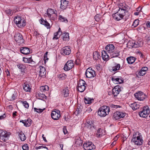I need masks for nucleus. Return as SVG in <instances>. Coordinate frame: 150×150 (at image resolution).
I'll use <instances>...</instances> for the list:
<instances>
[{
    "mask_svg": "<svg viewBox=\"0 0 150 150\" xmlns=\"http://www.w3.org/2000/svg\"><path fill=\"white\" fill-rule=\"evenodd\" d=\"M112 80L114 83L116 84H121L123 82V80L121 76L117 77L116 76H113L112 78Z\"/></svg>",
    "mask_w": 150,
    "mask_h": 150,
    "instance_id": "17",
    "label": "nucleus"
},
{
    "mask_svg": "<svg viewBox=\"0 0 150 150\" xmlns=\"http://www.w3.org/2000/svg\"><path fill=\"white\" fill-rule=\"evenodd\" d=\"M37 97L39 99L42 100L43 99H46L47 97L44 94L38 93L36 95Z\"/></svg>",
    "mask_w": 150,
    "mask_h": 150,
    "instance_id": "40",
    "label": "nucleus"
},
{
    "mask_svg": "<svg viewBox=\"0 0 150 150\" xmlns=\"http://www.w3.org/2000/svg\"><path fill=\"white\" fill-rule=\"evenodd\" d=\"M136 59L135 57H128L127 60L128 64H132L135 62Z\"/></svg>",
    "mask_w": 150,
    "mask_h": 150,
    "instance_id": "36",
    "label": "nucleus"
},
{
    "mask_svg": "<svg viewBox=\"0 0 150 150\" xmlns=\"http://www.w3.org/2000/svg\"><path fill=\"white\" fill-rule=\"evenodd\" d=\"M21 20L22 19L20 16H17L15 17L14 20V23H15L18 27H21L22 26V25H24V23H23V24L21 25V24L20 25L19 24H18L20 22Z\"/></svg>",
    "mask_w": 150,
    "mask_h": 150,
    "instance_id": "23",
    "label": "nucleus"
},
{
    "mask_svg": "<svg viewBox=\"0 0 150 150\" xmlns=\"http://www.w3.org/2000/svg\"><path fill=\"white\" fill-rule=\"evenodd\" d=\"M62 93L64 97H67L69 96V91L68 87H66L64 88L62 91Z\"/></svg>",
    "mask_w": 150,
    "mask_h": 150,
    "instance_id": "27",
    "label": "nucleus"
},
{
    "mask_svg": "<svg viewBox=\"0 0 150 150\" xmlns=\"http://www.w3.org/2000/svg\"><path fill=\"white\" fill-rule=\"evenodd\" d=\"M16 113H17V112L16 111H15L14 112H13V117H14L16 116Z\"/></svg>",
    "mask_w": 150,
    "mask_h": 150,
    "instance_id": "63",
    "label": "nucleus"
},
{
    "mask_svg": "<svg viewBox=\"0 0 150 150\" xmlns=\"http://www.w3.org/2000/svg\"><path fill=\"white\" fill-rule=\"evenodd\" d=\"M14 38L19 45L24 43V40L23 39V36L22 34L19 33L17 32L15 33Z\"/></svg>",
    "mask_w": 150,
    "mask_h": 150,
    "instance_id": "5",
    "label": "nucleus"
},
{
    "mask_svg": "<svg viewBox=\"0 0 150 150\" xmlns=\"http://www.w3.org/2000/svg\"><path fill=\"white\" fill-rule=\"evenodd\" d=\"M86 82L82 79H80L78 82L77 89L80 92H83L86 89Z\"/></svg>",
    "mask_w": 150,
    "mask_h": 150,
    "instance_id": "4",
    "label": "nucleus"
},
{
    "mask_svg": "<svg viewBox=\"0 0 150 150\" xmlns=\"http://www.w3.org/2000/svg\"><path fill=\"white\" fill-rule=\"evenodd\" d=\"M84 127L91 131H93L96 128L92 121H87L85 124Z\"/></svg>",
    "mask_w": 150,
    "mask_h": 150,
    "instance_id": "10",
    "label": "nucleus"
},
{
    "mask_svg": "<svg viewBox=\"0 0 150 150\" xmlns=\"http://www.w3.org/2000/svg\"><path fill=\"white\" fill-rule=\"evenodd\" d=\"M5 72L7 76H10V72L8 69H6L5 71Z\"/></svg>",
    "mask_w": 150,
    "mask_h": 150,
    "instance_id": "60",
    "label": "nucleus"
},
{
    "mask_svg": "<svg viewBox=\"0 0 150 150\" xmlns=\"http://www.w3.org/2000/svg\"><path fill=\"white\" fill-rule=\"evenodd\" d=\"M23 23H24V25H22V26L18 27L19 28H21L23 27L24 26H25V25H26V22L25 21V20L23 19L21 20V21H20V22H19L18 23V24H19L20 25L21 24V25L23 24Z\"/></svg>",
    "mask_w": 150,
    "mask_h": 150,
    "instance_id": "48",
    "label": "nucleus"
},
{
    "mask_svg": "<svg viewBox=\"0 0 150 150\" xmlns=\"http://www.w3.org/2000/svg\"><path fill=\"white\" fill-rule=\"evenodd\" d=\"M125 115V113L117 111L116 113H114L113 117L114 119L115 120H119L121 118L123 117Z\"/></svg>",
    "mask_w": 150,
    "mask_h": 150,
    "instance_id": "16",
    "label": "nucleus"
},
{
    "mask_svg": "<svg viewBox=\"0 0 150 150\" xmlns=\"http://www.w3.org/2000/svg\"><path fill=\"white\" fill-rule=\"evenodd\" d=\"M42 138H43V140H44V141L45 142H47V140H46V139L45 137H44V134H42Z\"/></svg>",
    "mask_w": 150,
    "mask_h": 150,
    "instance_id": "64",
    "label": "nucleus"
},
{
    "mask_svg": "<svg viewBox=\"0 0 150 150\" xmlns=\"http://www.w3.org/2000/svg\"><path fill=\"white\" fill-rule=\"evenodd\" d=\"M129 106L133 110H135L139 108L140 105L136 102L130 104Z\"/></svg>",
    "mask_w": 150,
    "mask_h": 150,
    "instance_id": "28",
    "label": "nucleus"
},
{
    "mask_svg": "<svg viewBox=\"0 0 150 150\" xmlns=\"http://www.w3.org/2000/svg\"><path fill=\"white\" fill-rule=\"evenodd\" d=\"M123 88V87L119 85L115 86L112 90V93L114 96H117L120 91Z\"/></svg>",
    "mask_w": 150,
    "mask_h": 150,
    "instance_id": "14",
    "label": "nucleus"
},
{
    "mask_svg": "<svg viewBox=\"0 0 150 150\" xmlns=\"http://www.w3.org/2000/svg\"><path fill=\"white\" fill-rule=\"evenodd\" d=\"M10 134V132L0 129V140L4 142H6L8 140Z\"/></svg>",
    "mask_w": 150,
    "mask_h": 150,
    "instance_id": "3",
    "label": "nucleus"
},
{
    "mask_svg": "<svg viewBox=\"0 0 150 150\" xmlns=\"http://www.w3.org/2000/svg\"><path fill=\"white\" fill-rule=\"evenodd\" d=\"M40 71L39 72V75L41 77H42L45 75L46 74L45 68L42 66H40Z\"/></svg>",
    "mask_w": 150,
    "mask_h": 150,
    "instance_id": "29",
    "label": "nucleus"
},
{
    "mask_svg": "<svg viewBox=\"0 0 150 150\" xmlns=\"http://www.w3.org/2000/svg\"><path fill=\"white\" fill-rule=\"evenodd\" d=\"M71 52V50L69 46H66L63 47L61 51V54L64 55H68Z\"/></svg>",
    "mask_w": 150,
    "mask_h": 150,
    "instance_id": "15",
    "label": "nucleus"
},
{
    "mask_svg": "<svg viewBox=\"0 0 150 150\" xmlns=\"http://www.w3.org/2000/svg\"><path fill=\"white\" fill-rule=\"evenodd\" d=\"M17 66L21 71L22 74H24L25 73V69L26 67L24 64H18Z\"/></svg>",
    "mask_w": 150,
    "mask_h": 150,
    "instance_id": "24",
    "label": "nucleus"
},
{
    "mask_svg": "<svg viewBox=\"0 0 150 150\" xmlns=\"http://www.w3.org/2000/svg\"><path fill=\"white\" fill-rule=\"evenodd\" d=\"M150 112V110L148 106H144L142 110L139 112V115L141 117H147Z\"/></svg>",
    "mask_w": 150,
    "mask_h": 150,
    "instance_id": "7",
    "label": "nucleus"
},
{
    "mask_svg": "<svg viewBox=\"0 0 150 150\" xmlns=\"http://www.w3.org/2000/svg\"><path fill=\"white\" fill-rule=\"evenodd\" d=\"M115 47L112 44H108L105 47V49L108 53L110 54L112 52H113Z\"/></svg>",
    "mask_w": 150,
    "mask_h": 150,
    "instance_id": "18",
    "label": "nucleus"
},
{
    "mask_svg": "<svg viewBox=\"0 0 150 150\" xmlns=\"http://www.w3.org/2000/svg\"><path fill=\"white\" fill-rule=\"evenodd\" d=\"M93 100V99H91L90 98L86 97L85 98L84 101L86 104H90L91 103L92 101Z\"/></svg>",
    "mask_w": 150,
    "mask_h": 150,
    "instance_id": "43",
    "label": "nucleus"
},
{
    "mask_svg": "<svg viewBox=\"0 0 150 150\" xmlns=\"http://www.w3.org/2000/svg\"><path fill=\"white\" fill-rule=\"evenodd\" d=\"M59 19L61 22L66 23H67L68 22V20L67 18L62 15H59Z\"/></svg>",
    "mask_w": 150,
    "mask_h": 150,
    "instance_id": "44",
    "label": "nucleus"
},
{
    "mask_svg": "<svg viewBox=\"0 0 150 150\" xmlns=\"http://www.w3.org/2000/svg\"><path fill=\"white\" fill-rule=\"evenodd\" d=\"M99 16L100 15L99 14H97L95 16L94 18L96 21H98L100 20Z\"/></svg>",
    "mask_w": 150,
    "mask_h": 150,
    "instance_id": "58",
    "label": "nucleus"
},
{
    "mask_svg": "<svg viewBox=\"0 0 150 150\" xmlns=\"http://www.w3.org/2000/svg\"><path fill=\"white\" fill-rule=\"evenodd\" d=\"M58 32H57L54 33V36L52 39L53 40H57L59 38L57 37L58 34Z\"/></svg>",
    "mask_w": 150,
    "mask_h": 150,
    "instance_id": "53",
    "label": "nucleus"
},
{
    "mask_svg": "<svg viewBox=\"0 0 150 150\" xmlns=\"http://www.w3.org/2000/svg\"><path fill=\"white\" fill-rule=\"evenodd\" d=\"M31 121L30 119L28 118L27 120H21L20 122H22L24 124V126L27 127L30 126L31 124Z\"/></svg>",
    "mask_w": 150,
    "mask_h": 150,
    "instance_id": "20",
    "label": "nucleus"
},
{
    "mask_svg": "<svg viewBox=\"0 0 150 150\" xmlns=\"http://www.w3.org/2000/svg\"><path fill=\"white\" fill-rule=\"evenodd\" d=\"M23 105L25 108H28L29 107V104L26 101H24L23 102Z\"/></svg>",
    "mask_w": 150,
    "mask_h": 150,
    "instance_id": "54",
    "label": "nucleus"
},
{
    "mask_svg": "<svg viewBox=\"0 0 150 150\" xmlns=\"http://www.w3.org/2000/svg\"><path fill=\"white\" fill-rule=\"evenodd\" d=\"M110 55L111 58L117 57L120 55V51L114 50L113 52L110 54Z\"/></svg>",
    "mask_w": 150,
    "mask_h": 150,
    "instance_id": "33",
    "label": "nucleus"
},
{
    "mask_svg": "<svg viewBox=\"0 0 150 150\" xmlns=\"http://www.w3.org/2000/svg\"><path fill=\"white\" fill-rule=\"evenodd\" d=\"M135 97L138 100H143L146 97V96L141 91H138L134 94Z\"/></svg>",
    "mask_w": 150,
    "mask_h": 150,
    "instance_id": "9",
    "label": "nucleus"
},
{
    "mask_svg": "<svg viewBox=\"0 0 150 150\" xmlns=\"http://www.w3.org/2000/svg\"><path fill=\"white\" fill-rule=\"evenodd\" d=\"M140 42H137L134 41V48H137L141 46V45L140 44Z\"/></svg>",
    "mask_w": 150,
    "mask_h": 150,
    "instance_id": "47",
    "label": "nucleus"
},
{
    "mask_svg": "<svg viewBox=\"0 0 150 150\" xmlns=\"http://www.w3.org/2000/svg\"><path fill=\"white\" fill-rule=\"evenodd\" d=\"M140 134L138 132H134L131 140L132 142L137 145H142L143 142V140Z\"/></svg>",
    "mask_w": 150,
    "mask_h": 150,
    "instance_id": "1",
    "label": "nucleus"
},
{
    "mask_svg": "<svg viewBox=\"0 0 150 150\" xmlns=\"http://www.w3.org/2000/svg\"><path fill=\"white\" fill-rule=\"evenodd\" d=\"M60 116V111L58 110L53 111L51 114L52 118L55 120H58Z\"/></svg>",
    "mask_w": 150,
    "mask_h": 150,
    "instance_id": "12",
    "label": "nucleus"
},
{
    "mask_svg": "<svg viewBox=\"0 0 150 150\" xmlns=\"http://www.w3.org/2000/svg\"><path fill=\"white\" fill-rule=\"evenodd\" d=\"M40 23L43 25H44L47 28H50V24L46 20H44L43 18H41Z\"/></svg>",
    "mask_w": 150,
    "mask_h": 150,
    "instance_id": "31",
    "label": "nucleus"
},
{
    "mask_svg": "<svg viewBox=\"0 0 150 150\" xmlns=\"http://www.w3.org/2000/svg\"><path fill=\"white\" fill-rule=\"evenodd\" d=\"M23 61L25 63H32V62H33L35 64V62L33 61L32 58V57L29 58L23 57Z\"/></svg>",
    "mask_w": 150,
    "mask_h": 150,
    "instance_id": "32",
    "label": "nucleus"
},
{
    "mask_svg": "<svg viewBox=\"0 0 150 150\" xmlns=\"http://www.w3.org/2000/svg\"><path fill=\"white\" fill-rule=\"evenodd\" d=\"M62 39L64 40L67 41L69 40V34L68 33H64L62 34Z\"/></svg>",
    "mask_w": 150,
    "mask_h": 150,
    "instance_id": "39",
    "label": "nucleus"
},
{
    "mask_svg": "<svg viewBox=\"0 0 150 150\" xmlns=\"http://www.w3.org/2000/svg\"><path fill=\"white\" fill-rule=\"evenodd\" d=\"M148 70V68L146 67H144L142 68L141 70L138 72V75L140 76H142L146 73V71Z\"/></svg>",
    "mask_w": 150,
    "mask_h": 150,
    "instance_id": "26",
    "label": "nucleus"
},
{
    "mask_svg": "<svg viewBox=\"0 0 150 150\" xmlns=\"http://www.w3.org/2000/svg\"><path fill=\"white\" fill-rule=\"evenodd\" d=\"M49 18L51 20H54L57 18V16L55 14H54V16H53L52 15H50V16H48Z\"/></svg>",
    "mask_w": 150,
    "mask_h": 150,
    "instance_id": "52",
    "label": "nucleus"
},
{
    "mask_svg": "<svg viewBox=\"0 0 150 150\" xmlns=\"http://www.w3.org/2000/svg\"><path fill=\"white\" fill-rule=\"evenodd\" d=\"M6 117V115L5 114H4L3 115L0 116V120L4 119V118L5 117Z\"/></svg>",
    "mask_w": 150,
    "mask_h": 150,
    "instance_id": "61",
    "label": "nucleus"
},
{
    "mask_svg": "<svg viewBox=\"0 0 150 150\" xmlns=\"http://www.w3.org/2000/svg\"><path fill=\"white\" fill-rule=\"evenodd\" d=\"M12 11L9 9H8L5 11L6 13L8 15H10L11 14Z\"/></svg>",
    "mask_w": 150,
    "mask_h": 150,
    "instance_id": "55",
    "label": "nucleus"
},
{
    "mask_svg": "<svg viewBox=\"0 0 150 150\" xmlns=\"http://www.w3.org/2000/svg\"><path fill=\"white\" fill-rule=\"evenodd\" d=\"M65 76L66 75L64 74H60L59 76V78L60 79L62 80L64 79L65 78Z\"/></svg>",
    "mask_w": 150,
    "mask_h": 150,
    "instance_id": "57",
    "label": "nucleus"
},
{
    "mask_svg": "<svg viewBox=\"0 0 150 150\" xmlns=\"http://www.w3.org/2000/svg\"><path fill=\"white\" fill-rule=\"evenodd\" d=\"M22 149L23 150H28V146L27 144H25L22 146Z\"/></svg>",
    "mask_w": 150,
    "mask_h": 150,
    "instance_id": "51",
    "label": "nucleus"
},
{
    "mask_svg": "<svg viewBox=\"0 0 150 150\" xmlns=\"http://www.w3.org/2000/svg\"><path fill=\"white\" fill-rule=\"evenodd\" d=\"M45 109V108L41 109L40 108L38 109L35 108H34V110L38 113H40L42 112Z\"/></svg>",
    "mask_w": 150,
    "mask_h": 150,
    "instance_id": "49",
    "label": "nucleus"
},
{
    "mask_svg": "<svg viewBox=\"0 0 150 150\" xmlns=\"http://www.w3.org/2000/svg\"><path fill=\"white\" fill-rule=\"evenodd\" d=\"M120 13V12H117V13L113 14L112 15L113 18L115 20L118 21L122 19L123 18V17L121 16V15H120L119 13Z\"/></svg>",
    "mask_w": 150,
    "mask_h": 150,
    "instance_id": "25",
    "label": "nucleus"
},
{
    "mask_svg": "<svg viewBox=\"0 0 150 150\" xmlns=\"http://www.w3.org/2000/svg\"><path fill=\"white\" fill-rule=\"evenodd\" d=\"M23 88L24 90L26 92H30L31 89L29 85L26 82H25L23 84Z\"/></svg>",
    "mask_w": 150,
    "mask_h": 150,
    "instance_id": "30",
    "label": "nucleus"
},
{
    "mask_svg": "<svg viewBox=\"0 0 150 150\" xmlns=\"http://www.w3.org/2000/svg\"><path fill=\"white\" fill-rule=\"evenodd\" d=\"M21 53L24 54H28L30 53V48L27 47H23L20 49Z\"/></svg>",
    "mask_w": 150,
    "mask_h": 150,
    "instance_id": "22",
    "label": "nucleus"
},
{
    "mask_svg": "<svg viewBox=\"0 0 150 150\" xmlns=\"http://www.w3.org/2000/svg\"><path fill=\"white\" fill-rule=\"evenodd\" d=\"M63 131L64 134H67L68 132L67 130L66 127H64L63 129Z\"/></svg>",
    "mask_w": 150,
    "mask_h": 150,
    "instance_id": "59",
    "label": "nucleus"
},
{
    "mask_svg": "<svg viewBox=\"0 0 150 150\" xmlns=\"http://www.w3.org/2000/svg\"><path fill=\"white\" fill-rule=\"evenodd\" d=\"M99 53L98 52H95L93 53V59L95 60H97L100 58Z\"/></svg>",
    "mask_w": 150,
    "mask_h": 150,
    "instance_id": "37",
    "label": "nucleus"
},
{
    "mask_svg": "<svg viewBox=\"0 0 150 150\" xmlns=\"http://www.w3.org/2000/svg\"><path fill=\"white\" fill-rule=\"evenodd\" d=\"M100 128H99L97 131V137H100L102 135V132Z\"/></svg>",
    "mask_w": 150,
    "mask_h": 150,
    "instance_id": "46",
    "label": "nucleus"
},
{
    "mask_svg": "<svg viewBox=\"0 0 150 150\" xmlns=\"http://www.w3.org/2000/svg\"><path fill=\"white\" fill-rule=\"evenodd\" d=\"M83 148L85 150H91L95 149V147L91 142H88L83 144Z\"/></svg>",
    "mask_w": 150,
    "mask_h": 150,
    "instance_id": "13",
    "label": "nucleus"
},
{
    "mask_svg": "<svg viewBox=\"0 0 150 150\" xmlns=\"http://www.w3.org/2000/svg\"><path fill=\"white\" fill-rule=\"evenodd\" d=\"M16 93L15 91H8L6 93V96L9 100L14 101L16 98Z\"/></svg>",
    "mask_w": 150,
    "mask_h": 150,
    "instance_id": "6",
    "label": "nucleus"
},
{
    "mask_svg": "<svg viewBox=\"0 0 150 150\" xmlns=\"http://www.w3.org/2000/svg\"><path fill=\"white\" fill-rule=\"evenodd\" d=\"M139 21L138 19H136L133 23L132 26H133L134 27H136L138 25Z\"/></svg>",
    "mask_w": 150,
    "mask_h": 150,
    "instance_id": "45",
    "label": "nucleus"
},
{
    "mask_svg": "<svg viewBox=\"0 0 150 150\" xmlns=\"http://www.w3.org/2000/svg\"><path fill=\"white\" fill-rule=\"evenodd\" d=\"M40 90L42 92H45L49 90V87L45 85L41 86L40 88Z\"/></svg>",
    "mask_w": 150,
    "mask_h": 150,
    "instance_id": "42",
    "label": "nucleus"
},
{
    "mask_svg": "<svg viewBox=\"0 0 150 150\" xmlns=\"http://www.w3.org/2000/svg\"><path fill=\"white\" fill-rule=\"evenodd\" d=\"M146 25L147 27L150 28V22H148L146 23Z\"/></svg>",
    "mask_w": 150,
    "mask_h": 150,
    "instance_id": "62",
    "label": "nucleus"
},
{
    "mask_svg": "<svg viewBox=\"0 0 150 150\" xmlns=\"http://www.w3.org/2000/svg\"><path fill=\"white\" fill-rule=\"evenodd\" d=\"M74 65L72 60H68L66 63L64 67V69L65 71H69L72 69Z\"/></svg>",
    "mask_w": 150,
    "mask_h": 150,
    "instance_id": "11",
    "label": "nucleus"
},
{
    "mask_svg": "<svg viewBox=\"0 0 150 150\" xmlns=\"http://www.w3.org/2000/svg\"><path fill=\"white\" fill-rule=\"evenodd\" d=\"M45 14L48 15V16H50V15H52L53 14H55L54 10L51 8H48L47 11V13Z\"/></svg>",
    "mask_w": 150,
    "mask_h": 150,
    "instance_id": "38",
    "label": "nucleus"
},
{
    "mask_svg": "<svg viewBox=\"0 0 150 150\" xmlns=\"http://www.w3.org/2000/svg\"><path fill=\"white\" fill-rule=\"evenodd\" d=\"M134 41H129V42L127 45L128 46H130V47H129V48H131V47H132V48L134 47Z\"/></svg>",
    "mask_w": 150,
    "mask_h": 150,
    "instance_id": "50",
    "label": "nucleus"
},
{
    "mask_svg": "<svg viewBox=\"0 0 150 150\" xmlns=\"http://www.w3.org/2000/svg\"><path fill=\"white\" fill-rule=\"evenodd\" d=\"M85 74L86 77L89 78L94 77L96 76L95 71L90 67L87 69Z\"/></svg>",
    "mask_w": 150,
    "mask_h": 150,
    "instance_id": "8",
    "label": "nucleus"
},
{
    "mask_svg": "<svg viewBox=\"0 0 150 150\" xmlns=\"http://www.w3.org/2000/svg\"><path fill=\"white\" fill-rule=\"evenodd\" d=\"M62 0H61V6L60 8L62 9H66L68 6L69 1L66 0H64L62 2Z\"/></svg>",
    "mask_w": 150,
    "mask_h": 150,
    "instance_id": "21",
    "label": "nucleus"
},
{
    "mask_svg": "<svg viewBox=\"0 0 150 150\" xmlns=\"http://www.w3.org/2000/svg\"><path fill=\"white\" fill-rule=\"evenodd\" d=\"M102 57L103 59L104 60H108L110 55L107 51L103 50L102 52Z\"/></svg>",
    "mask_w": 150,
    "mask_h": 150,
    "instance_id": "19",
    "label": "nucleus"
},
{
    "mask_svg": "<svg viewBox=\"0 0 150 150\" xmlns=\"http://www.w3.org/2000/svg\"><path fill=\"white\" fill-rule=\"evenodd\" d=\"M120 64L115 63L114 66L112 67L111 70H112V71H115L120 70Z\"/></svg>",
    "mask_w": 150,
    "mask_h": 150,
    "instance_id": "34",
    "label": "nucleus"
},
{
    "mask_svg": "<svg viewBox=\"0 0 150 150\" xmlns=\"http://www.w3.org/2000/svg\"><path fill=\"white\" fill-rule=\"evenodd\" d=\"M109 110L110 108L109 107L102 106L99 109L98 112V115L101 117H105L108 114Z\"/></svg>",
    "mask_w": 150,
    "mask_h": 150,
    "instance_id": "2",
    "label": "nucleus"
},
{
    "mask_svg": "<svg viewBox=\"0 0 150 150\" xmlns=\"http://www.w3.org/2000/svg\"><path fill=\"white\" fill-rule=\"evenodd\" d=\"M18 135L21 141H23L25 140L26 137L25 135L22 131L18 133Z\"/></svg>",
    "mask_w": 150,
    "mask_h": 150,
    "instance_id": "41",
    "label": "nucleus"
},
{
    "mask_svg": "<svg viewBox=\"0 0 150 150\" xmlns=\"http://www.w3.org/2000/svg\"><path fill=\"white\" fill-rule=\"evenodd\" d=\"M119 12L120 13H119L120 15H121V16H123V17L125 16L126 13H128V11L127 10L121 8H120L117 11V12Z\"/></svg>",
    "mask_w": 150,
    "mask_h": 150,
    "instance_id": "35",
    "label": "nucleus"
},
{
    "mask_svg": "<svg viewBox=\"0 0 150 150\" xmlns=\"http://www.w3.org/2000/svg\"><path fill=\"white\" fill-rule=\"evenodd\" d=\"M42 148H45L46 149H48V148L47 147H46V146H36L35 147V149H38Z\"/></svg>",
    "mask_w": 150,
    "mask_h": 150,
    "instance_id": "56",
    "label": "nucleus"
}]
</instances>
